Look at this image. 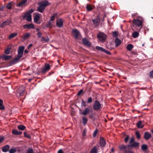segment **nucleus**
I'll return each instance as SVG.
<instances>
[{"label": "nucleus", "mask_w": 153, "mask_h": 153, "mask_svg": "<svg viewBox=\"0 0 153 153\" xmlns=\"http://www.w3.org/2000/svg\"><path fill=\"white\" fill-rule=\"evenodd\" d=\"M11 7L12 3L11 2H10L7 4L6 7L8 9H10L11 8Z\"/></svg>", "instance_id": "nucleus-42"}, {"label": "nucleus", "mask_w": 153, "mask_h": 153, "mask_svg": "<svg viewBox=\"0 0 153 153\" xmlns=\"http://www.w3.org/2000/svg\"><path fill=\"white\" fill-rule=\"evenodd\" d=\"M11 22V21L10 20H7L5 21H4L1 25V27H3L4 26L8 25Z\"/></svg>", "instance_id": "nucleus-16"}, {"label": "nucleus", "mask_w": 153, "mask_h": 153, "mask_svg": "<svg viewBox=\"0 0 153 153\" xmlns=\"http://www.w3.org/2000/svg\"><path fill=\"white\" fill-rule=\"evenodd\" d=\"M97 37L98 39L101 42H103L106 39V35L102 32L99 33L97 35Z\"/></svg>", "instance_id": "nucleus-4"}, {"label": "nucleus", "mask_w": 153, "mask_h": 153, "mask_svg": "<svg viewBox=\"0 0 153 153\" xmlns=\"http://www.w3.org/2000/svg\"><path fill=\"white\" fill-rule=\"evenodd\" d=\"M85 134H86V133L85 131V130H84V131H83V132L82 133V135L83 136H85Z\"/></svg>", "instance_id": "nucleus-62"}, {"label": "nucleus", "mask_w": 153, "mask_h": 153, "mask_svg": "<svg viewBox=\"0 0 153 153\" xmlns=\"http://www.w3.org/2000/svg\"><path fill=\"white\" fill-rule=\"evenodd\" d=\"M150 77L151 78H153V70L150 72Z\"/></svg>", "instance_id": "nucleus-50"}, {"label": "nucleus", "mask_w": 153, "mask_h": 153, "mask_svg": "<svg viewBox=\"0 0 153 153\" xmlns=\"http://www.w3.org/2000/svg\"><path fill=\"white\" fill-rule=\"evenodd\" d=\"M82 42L83 44L85 45L90 46L91 45L90 42L89 40L86 38H84L82 39Z\"/></svg>", "instance_id": "nucleus-13"}, {"label": "nucleus", "mask_w": 153, "mask_h": 153, "mask_svg": "<svg viewBox=\"0 0 153 153\" xmlns=\"http://www.w3.org/2000/svg\"><path fill=\"white\" fill-rule=\"evenodd\" d=\"M24 136L28 138H31V137L30 135L28 134L27 132H24Z\"/></svg>", "instance_id": "nucleus-45"}, {"label": "nucleus", "mask_w": 153, "mask_h": 153, "mask_svg": "<svg viewBox=\"0 0 153 153\" xmlns=\"http://www.w3.org/2000/svg\"><path fill=\"white\" fill-rule=\"evenodd\" d=\"M141 148L142 150L145 151L147 149V146L146 144H143Z\"/></svg>", "instance_id": "nucleus-40"}, {"label": "nucleus", "mask_w": 153, "mask_h": 153, "mask_svg": "<svg viewBox=\"0 0 153 153\" xmlns=\"http://www.w3.org/2000/svg\"><path fill=\"white\" fill-rule=\"evenodd\" d=\"M93 108L95 110H99L101 108V104L98 101H95L93 105Z\"/></svg>", "instance_id": "nucleus-8"}, {"label": "nucleus", "mask_w": 153, "mask_h": 153, "mask_svg": "<svg viewBox=\"0 0 153 153\" xmlns=\"http://www.w3.org/2000/svg\"><path fill=\"white\" fill-rule=\"evenodd\" d=\"M26 153H34V152L32 149L29 148L27 150Z\"/></svg>", "instance_id": "nucleus-44"}, {"label": "nucleus", "mask_w": 153, "mask_h": 153, "mask_svg": "<svg viewBox=\"0 0 153 153\" xmlns=\"http://www.w3.org/2000/svg\"><path fill=\"white\" fill-rule=\"evenodd\" d=\"M83 92V90L82 89L80 90L77 93L78 95H79Z\"/></svg>", "instance_id": "nucleus-54"}, {"label": "nucleus", "mask_w": 153, "mask_h": 153, "mask_svg": "<svg viewBox=\"0 0 153 153\" xmlns=\"http://www.w3.org/2000/svg\"><path fill=\"white\" fill-rule=\"evenodd\" d=\"M133 46L132 44H129L127 45V48L128 51H131L132 48Z\"/></svg>", "instance_id": "nucleus-39"}, {"label": "nucleus", "mask_w": 153, "mask_h": 153, "mask_svg": "<svg viewBox=\"0 0 153 153\" xmlns=\"http://www.w3.org/2000/svg\"><path fill=\"white\" fill-rule=\"evenodd\" d=\"M92 21L94 25L96 26H97L99 25L100 22V19L99 17L97 16L95 19H93Z\"/></svg>", "instance_id": "nucleus-12"}, {"label": "nucleus", "mask_w": 153, "mask_h": 153, "mask_svg": "<svg viewBox=\"0 0 153 153\" xmlns=\"http://www.w3.org/2000/svg\"><path fill=\"white\" fill-rule=\"evenodd\" d=\"M33 46V45L32 44H30L28 47V49H29L32 46Z\"/></svg>", "instance_id": "nucleus-61"}, {"label": "nucleus", "mask_w": 153, "mask_h": 153, "mask_svg": "<svg viewBox=\"0 0 153 153\" xmlns=\"http://www.w3.org/2000/svg\"><path fill=\"white\" fill-rule=\"evenodd\" d=\"M100 146L101 147H103L105 146V142L103 138H100Z\"/></svg>", "instance_id": "nucleus-22"}, {"label": "nucleus", "mask_w": 153, "mask_h": 153, "mask_svg": "<svg viewBox=\"0 0 153 153\" xmlns=\"http://www.w3.org/2000/svg\"><path fill=\"white\" fill-rule=\"evenodd\" d=\"M12 133L15 135H20L22 134V132L21 131H18L14 129L12 131Z\"/></svg>", "instance_id": "nucleus-28"}, {"label": "nucleus", "mask_w": 153, "mask_h": 153, "mask_svg": "<svg viewBox=\"0 0 153 153\" xmlns=\"http://www.w3.org/2000/svg\"><path fill=\"white\" fill-rule=\"evenodd\" d=\"M96 48L97 50L103 52L104 50H105V49L104 48L98 46H97L96 47Z\"/></svg>", "instance_id": "nucleus-38"}, {"label": "nucleus", "mask_w": 153, "mask_h": 153, "mask_svg": "<svg viewBox=\"0 0 153 153\" xmlns=\"http://www.w3.org/2000/svg\"><path fill=\"white\" fill-rule=\"evenodd\" d=\"M33 9H30L27 12V13H30V14L31 13H32L33 11Z\"/></svg>", "instance_id": "nucleus-57"}, {"label": "nucleus", "mask_w": 153, "mask_h": 153, "mask_svg": "<svg viewBox=\"0 0 153 153\" xmlns=\"http://www.w3.org/2000/svg\"><path fill=\"white\" fill-rule=\"evenodd\" d=\"M23 28L27 29H33L34 26L33 24L31 23L29 24H25L23 26Z\"/></svg>", "instance_id": "nucleus-15"}, {"label": "nucleus", "mask_w": 153, "mask_h": 153, "mask_svg": "<svg viewBox=\"0 0 153 153\" xmlns=\"http://www.w3.org/2000/svg\"><path fill=\"white\" fill-rule=\"evenodd\" d=\"M58 153H63V152L62 150L60 149L58 151Z\"/></svg>", "instance_id": "nucleus-60"}, {"label": "nucleus", "mask_w": 153, "mask_h": 153, "mask_svg": "<svg viewBox=\"0 0 153 153\" xmlns=\"http://www.w3.org/2000/svg\"><path fill=\"white\" fill-rule=\"evenodd\" d=\"M123 153H134V152L130 150L125 151V152Z\"/></svg>", "instance_id": "nucleus-53"}, {"label": "nucleus", "mask_w": 153, "mask_h": 153, "mask_svg": "<svg viewBox=\"0 0 153 153\" xmlns=\"http://www.w3.org/2000/svg\"><path fill=\"white\" fill-rule=\"evenodd\" d=\"M45 9V8L44 7H42L41 6H39L37 8V10L42 13H43V12Z\"/></svg>", "instance_id": "nucleus-21"}, {"label": "nucleus", "mask_w": 153, "mask_h": 153, "mask_svg": "<svg viewBox=\"0 0 153 153\" xmlns=\"http://www.w3.org/2000/svg\"><path fill=\"white\" fill-rule=\"evenodd\" d=\"M27 0H22L16 5L18 7H21L25 5V4L27 2Z\"/></svg>", "instance_id": "nucleus-19"}, {"label": "nucleus", "mask_w": 153, "mask_h": 153, "mask_svg": "<svg viewBox=\"0 0 153 153\" xmlns=\"http://www.w3.org/2000/svg\"><path fill=\"white\" fill-rule=\"evenodd\" d=\"M3 101L1 99H0V110H4V107L3 104Z\"/></svg>", "instance_id": "nucleus-30"}, {"label": "nucleus", "mask_w": 153, "mask_h": 153, "mask_svg": "<svg viewBox=\"0 0 153 153\" xmlns=\"http://www.w3.org/2000/svg\"><path fill=\"white\" fill-rule=\"evenodd\" d=\"M115 43L116 47L119 45L121 43V41L118 38H116L115 40Z\"/></svg>", "instance_id": "nucleus-29"}, {"label": "nucleus", "mask_w": 153, "mask_h": 153, "mask_svg": "<svg viewBox=\"0 0 153 153\" xmlns=\"http://www.w3.org/2000/svg\"><path fill=\"white\" fill-rule=\"evenodd\" d=\"M4 138L3 136H0V143H1L4 140Z\"/></svg>", "instance_id": "nucleus-51"}, {"label": "nucleus", "mask_w": 153, "mask_h": 153, "mask_svg": "<svg viewBox=\"0 0 153 153\" xmlns=\"http://www.w3.org/2000/svg\"><path fill=\"white\" fill-rule=\"evenodd\" d=\"M41 14L39 13H36L33 16L34 22L36 24H40L41 23V21H39V19Z\"/></svg>", "instance_id": "nucleus-6"}, {"label": "nucleus", "mask_w": 153, "mask_h": 153, "mask_svg": "<svg viewBox=\"0 0 153 153\" xmlns=\"http://www.w3.org/2000/svg\"><path fill=\"white\" fill-rule=\"evenodd\" d=\"M24 52L25 53H28V51L27 50H25Z\"/></svg>", "instance_id": "nucleus-63"}, {"label": "nucleus", "mask_w": 153, "mask_h": 153, "mask_svg": "<svg viewBox=\"0 0 153 153\" xmlns=\"http://www.w3.org/2000/svg\"><path fill=\"white\" fill-rule=\"evenodd\" d=\"M82 105L84 107L86 105V102L83 100L82 101Z\"/></svg>", "instance_id": "nucleus-55"}, {"label": "nucleus", "mask_w": 153, "mask_h": 153, "mask_svg": "<svg viewBox=\"0 0 153 153\" xmlns=\"http://www.w3.org/2000/svg\"><path fill=\"white\" fill-rule=\"evenodd\" d=\"M135 134L137 137L138 139H140V135L139 132H136L135 133Z\"/></svg>", "instance_id": "nucleus-46"}, {"label": "nucleus", "mask_w": 153, "mask_h": 153, "mask_svg": "<svg viewBox=\"0 0 153 153\" xmlns=\"http://www.w3.org/2000/svg\"><path fill=\"white\" fill-rule=\"evenodd\" d=\"M25 18H26V20L28 22L32 20L31 16L30 13H26L25 15Z\"/></svg>", "instance_id": "nucleus-17"}, {"label": "nucleus", "mask_w": 153, "mask_h": 153, "mask_svg": "<svg viewBox=\"0 0 153 153\" xmlns=\"http://www.w3.org/2000/svg\"><path fill=\"white\" fill-rule=\"evenodd\" d=\"M103 52H104L105 53H106L108 54H109V55H110L111 54V53L108 51H107V50H106L105 49V50H104Z\"/></svg>", "instance_id": "nucleus-56"}, {"label": "nucleus", "mask_w": 153, "mask_h": 153, "mask_svg": "<svg viewBox=\"0 0 153 153\" xmlns=\"http://www.w3.org/2000/svg\"><path fill=\"white\" fill-rule=\"evenodd\" d=\"M129 138V136L127 135L125 138L124 140L126 143H127L128 140Z\"/></svg>", "instance_id": "nucleus-52"}, {"label": "nucleus", "mask_w": 153, "mask_h": 153, "mask_svg": "<svg viewBox=\"0 0 153 153\" xmlns=\"http://www.w3.org/2000/svg\"><path fill=\"white\" fill-rule=\"evenodd\" d=\"M113 35L114 36L116 37L117 36V33L116 32H114L113 33Z\"/></svg>", "instance_id": "nucleus-58"}, {"label": "nucleus", "mask_w": 153, "mask_h": 153, "mask_svg": "<svg viewBox=\"0 0 153 153\" xmlns=\"http://www.w3.org/2000/svg\"><path fill=\"white\" fill-rule=\"evenodd\" d=\"M92 100H93V99L91 97H89L87 100V103H90L92 101Z\"/></svg>", "instance_id": "nucleus-48"}, {"label": "nucleus", "mask_w": 153, "mask_h": 153, "mask_svg": "<svg viewBox=\"0 0 153 153\" xmlns=\"http://www.w3.org/2000/svg\"><path fill=\"white\" fill-rule=\"evenodd\" d=\"M72 33L73 36L76 39H77L80 34L79 31L76 29H74L73 30Z\"/></svg>", "instance_id": "nucleus-10"}, {"label": "nucleus", "mask_w": 153, "mask_h": 153, "mask_svg": "<svg viewBox=\"0 0 153 153\" xmlns=\"http://www.w3.org/2000/svg\"><path fill=\"white\" fill-rule=\"evenodd\" d=\"M133 23L135 25L138 27H140L143 24V22L142 21L139 19H134L133 21Z\"/></svg>", "instance_id": "nucleus-9"}, {"label": "nucleus", "mask_w": 153, "mask_h": 153, "mask_svg": "<svg viewBox=\"0 0 153 153\" xmlns=\"http://www.w3.org/2000/svg\"><path fill=\"white\" fill-rule=\"evenodd\" d=\"M86 8L88 11H91L93 8V7L91 5L88 4L87 5Z\"/></svg>", "instance_id": "nucleus-34"}, {"label": "nucleus", "mask_w": 153, "mask_h": 153, "mask_svg": "<svg viewBox=\"0 0 153 153\" xmlns=\"http://www.w3.org/2000/svg\"><path fill=\"white\" fill-rule=\"evenodd\" d=\"M82 123L84 126H85L87 123L88 119L86 117L83 116L82 117Z\"/></svg>", "instance_id": "nucleus-23"}, {"label": "nucleus", "mask_w": 153, "mask_h": 153, "mask_svg": "<svg viewBox=\"0 0 153 153\" xmlns=\"http://www.w3.org/2000/svg\"><path fill=\"white\" fill-rule=\"evenodd\" d=\"M90 153H97V149L96 146L94 147L91 150Z\"/></svg>", "instance_id": "nucleus-32"}, {"label": "nucleus", "mask_w": 153, "mask_h": 153, "mask_svg": "<svg viewBox=\"0 0 153 153\" xmlns=\"http://www.w3.org/2000/svg\"><path fill=\"white\" fill-rule=\"evenodd\" d=\"M12 57L11 56H6L5 55H3L1 56V58H2L5 60H7L10 59Z\"/></svg>", "instance_id": "nucleus-25"}, {"label": "nucleus", "mask_w": 153, "mask_h": 153, "mask_svg": "<svg viewBox=\"0 0 153 153\" xmlns=\"http://www.w3.org/2000/svg\"><path fill=\"white\" fill-rule=\"evenodd\" d=\"M25 128V126L22 125H20L18 126V129L22 131L24 130Z\"/></svg>", "instance_id": "nucleus-31"}, {"label": "nucleus", "mask_w": 153, "mask_h": 153, "mask_svg": "<svg viewBox=\"0 0 153 153\" xmlns=\"http://www.w3.org/2000/svg\"><path fill=\"white\" fill-rule=\"evenodd\" d=\"M50 67L49 64L48 63L46 64L42 70V72L43 73H45L48 71L50 69Z\"/></svg>", "instance_id": "nucleus-11"}, {"label": "nucleus", "mask_w": 153, "mask_h": 153, "mask_svg": "<svg viewBox=\"0 0 153 153\" xmlns=\"http://www.w3.org/2000/svg\"><path fill=\"white\" fill-rule=\"evenodd\" d=\"M56 25L59 27H61L63 25V22L62 19H60L59 20L57 21Z\"/></svg>", "instance_id": "nucleus-14"}, {"label": "nucleus", "mask_w": 153, "mask_h": 153, "mask_svg": "<svg viewBox=\"0 0 153 153\" xmlns=\"http://www.w3.org/2000/svg\"><path fill=\"white\" fill-rule=\"evenodd\" d=\"M53 25L52 22H51V21L48 22V23L46 25V26L47 27L51 28Z\"/></svg>", "instance_id": "nucleus-36"}, {"label": "nucleus", "mask_w": 153, "mask_h": 153, "mask_svg": "<svg viewBox=\"0 0 153 153\" xmlns=\"http://www.w3.org/2000/svg\"><path fill=\"white\" fill-rule=\"evenodd\" d=\"M42 33L39 32L37 33V35L38 37L39 38H42Z\"/></svg>", "instance_id": "nucleus-49"}, {"label": "nucleus", "mask_w": 153, "mask_h": 153, "mask_svg": "<svg viewBox=\"0 0 153 153\" xmlns=\"http://www.w3.org/2000/svg\"><path fill=\"white\" fill-rule=\"evenodd\" d=\"M24 49L25 47L23 46L19 47L18 50V54L17 55V57L14 59L13 62L14 63L16 62L19 59L22 57Z\"/></svg>", "instance_id": "nucleus-1"}, {"label": "nucleus", "mask_w": 153, "mask_h": 153, "mask_svg": "<svg viewBox=\"0 0 153 153\" xmlns=\"http://www.w3.org/2000/svg\"><path fill=\"white\" fill-rule=\"evenodd\" d=\"M127 147H128L127 145L126 146L123 145L120 147V150L123 151L124 152L125 151L127 150L126 149Z\"/></svg>", "instance_id": "nucleus-27"}, {"label": "nucleus", "mask_w": 153, "mask_h": 153, "mask_svg": "<svg viewBox=\"0 0 153 153\" xmlns=\"http://www.w3.org/2000/svg\"><path fill=\"white\" fill-rule=\"evenodd\" d=\"M17 35V33H12L9 36V39H11Z\"/></svg>", "instance_id": "nucleus-41"}, {"label": "nucleus", "mask_w": 153, "mask_h": 153, "mask_svg": "<svg viewBox=\"0 0 153 153\" xmlns=\"http://www.w3.org/2000/svg\"><path fill=\"white\" fill-rule=\"evenodd\" d=\"M151 134L147 132H145L144 133V137L146 140L149 139L151 137Z\"/></svg>", "instance_id": "nucleus-18"}, {"label": "nucleus", "mask_w": 153, "mask_h": 153, "mask_svg": "<svg viewBox=\"0 0 153 153\" xmlns=\"http://www.w3.org/2000/svg\"><path fill=\"white\" fill-rule=\"evenodd\" d=\"M25 89L23 86L20 87L16 92V96L18 97H22L25 95Z\"/></svg>", "instance_id": "nucleus-3"}, {"label": "nucleus", "mask_w": 153, "mask_h": 153, "mask_svg": "<svg viewBox=\"0 0 153 153\" xmlns=\"http://www.w3.org/2000/svg\"><path fill=\"white\" fill-rule=\"evenodd\" d=\"M9 148H10V146L9 145H6L5 146H4L2 148V151L4 152H7L8 151V150L9 149Z\"/></svg>", "instance_id": "nucleus-20"}, {"label": "nucleus", "mask_w": 153, "mask_h": 153, "mask_svg": "<svg viewBox=\"0 0 153 153\" xmlns=\"http://www.w3.org/2000/svg\"><path fill=\"white\" fill-rule=\"evenodd\" d=\"M98 131L97 130H96L94 132V134H93V137H95V136H96L97 133Z\"/></svg>", "instance_id": "nucleus-59"}, {"label": "nucleus", "mask_w": 153, "mask_h": 153, "mask_svg": "<svg viewBox=\"0 0 153 153\" xmlns=\"http://www.w3.org/2000/svg\"><path fill=\"white\" fill-rule=\"evenodd\" d=\"M49 41V39L48 37H46V38L42 37L41 41L43 42H48Z\"/></svg>", "instance_id": "nucleus-26"}, {"label": "nucleus", "mask_w": 153, "mask_h": 153, "mask_svg": "<svg viewBox=\"0 0 153 153\" xmlns=\"http://www.w3.org/2000/svg\"><path fill=\"white\" fill-rule=\"evenodd\" d=\"M57 15L56 13H54V14L53 15L51 16V18L50 20L51 21H53L55 19V17Z\"/></svg>", "instance_id": "nucleus-43"}, {"label": "nucleus", "mask_w": 153, "mask_h": 153, "mask_svg": "<svg viewBox=\"0 0 153 153\" xmlns=\"http://www.w3.org/2000/svg\"><path fill=\"white\" fill-rule=\"evenodd\" d=\"M93 109L92 108H85L82 112H80L79 114H82L84 116L90 113H92Z\"/></svg>", "instance_id": "nucleus-5"}, {"label": "nucleus", "mask_w": 153, "mask_h": 153, "mask_svg": "<svg viewBox=\"0 0 153 153\" xmlns=\"http://www.w3.org/2000/svg\"><path fill=\"white\" fill-rule=\"evenodd\" d=\"M10 48H8L5 51V53L7 54H9L10 53Z\"/></svg>", "instance_id": "nucleus-47"}, {"label": "nucleus", "mask_w": 153, "mask_h": 153, "mask_svg": "<svg viewBox=\"0 0 153 153\" xmlns=\"http://www.w3.org/2000/svg\"><path fill=\"white\" fill-rule=\"evenodd\" d=\"M137 127L139 128H143L144 126L142 123V122L141 121H139L137 123Z\"/></svg>", "instance_id": "nucleus-24"}, {"label": "nucleus", "mask_w": 153, "mask_h": 153, "mask_svg": "<svg viewBox=\"0 0 153 153\" xmlns=\"http://www.w3.org/2000/svg\"><path fill=\"white\" fill-rule=\"evenodd\" d=\"M16 151V149L14 148H12L9 150V153H15Z\"/></svg>", "instance_id": "nucleus-33"}, {"label": "nucleus", "mask_w": 153, "mask_h": 153, "mask_svg": "<svg viewBox=\"0 0 153 153\" xmlns=\"http://www.w3.org/2000/svg\"><path fill=\"white\" fill-rule=\"evenodd\" d=\"M129 143L130 144L127 145V146L128 148L130 149H131L133 147L137 148L139 147V143L134 142V139L133 137H131L130 138Z\"/></svg>", "instance_id": "nucleus-2"}, {"label": "nucleus", "mask_w": 153, "mask_h": 153, "mask_svg": "<svg viewBox=\"0 0 153 153\" xmlns=\"http://www.w3.org/2000/svg\"><path fill=\"white\" fill-rule=\"evenodd\" d=\"M38 4L39 6L44 7L45 8V7L49 5L50 3L47 1L45 0L39 2Z\"/></svg>", "instance_id": "nucleus-7"}, {"label": "nucleus", "mask_w": 153, "mask_h": 153, "mask_svg": "<svg viewBox=\"0 0 153 153\" xmlns=\"http://www.w3.org/2000/svg\"><path fill=\"white\" fill-rule=\"evenodd\" d=\"M36 30L38 32L39 31V28H37L36 29Z\"/></svg>", "instance_id": "nucleus-64"}, {"label": "nucleus", "mask_w": 153, "mask_h": 153, "mask_svg": "<svg viewBox=\"0 0 153 153\" xmlns=\"http://www.w3.org/2000/svg\"><path fill=\"white\" fill-rule=\"evenodd\" d=\"M30 36V34L29 33H27L25 34L23 36V39L25 40L28 38Z\"/></svg>", "instance_id": "nucleus-35"}, {"label": "nucleus", "mask_w": 153, "mask_h": 153, "mask_svg": "<svg viewBox=\"0 0 153 153\" xmlns=\"http://www.w3.org/2000/svg\"><path fill=\"white\" fill-rule=\"evenodd\" d=\"M139 33L137 32H135L132 34V36L134 38H136L139 36Z\"/></svg>", "instance_id": "nucleus-37"}]
</instances>
